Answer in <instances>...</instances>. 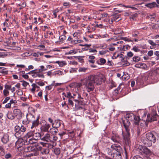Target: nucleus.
I'll list each match as a JSON object with an SVG mask.
<instances>
[{
	"label": "nucleus",
	"instance_id": "1",
	"mask_svg": "<svg viewBox=\"0 0 159 159\" xmlns=\"http://www.w3.org/2000/svg\"><path fill=\"white\" fill-rule=\"evenodd\" d=\"M102 77V75H92L86 77L82 81L84 85H85L87 91L90 92L93 90L94 83L97 85L101 84L103 80Z\"/></svg>",
	"mask_w": 159,
	"mask_h": 159
},
{
	"label": "nucleus",
	"instance_id": "2",
	"mask_svg": "<svg viewBox=\"0 0 159 159\" xmlns=\"http://www.w3.org/2000/svg\"><path fill=\"white\" fill-rule=\"evenodd\" d=\"M126 117L128 119H126L123 120V122L126 132V134L123 136L124 139L125 144L127 145L129 144L130 142L129 121L134 120L135 124H138L139 122V118L138 116H136L133 113L127 114L126 115Z\"/></svg>",
	"mask_w": 159,
	"mask_h": 159
},
{
	"label": "nucleus",
	"instance_id": "3",
	"mask_svg": "<svg viewBox=\"0 0 159 159\" xmlns=\"http://www.w3.org/2000/svg\"><path fill=\"white\" fill-rule=\"evenodd\" d=\"M15 90L16 88L15 87L12 88L11 85L5 84L4 85V89L3 90V94L4 96L7 97L9 95V91H11L12 93H13Z\"/></svg>",
	"mask_w": 159,
	"mask_h": 159
},
{
	"label": "nucleus",
	"instance_id": "4",
	"mask_svg": "<svg viewBox=\"0 0 159 159\" xmlns=\"http://www.w3.org/2000/svg\"><path fill=\"white\" fill-rule=\"evenodd\" d=\"M158 117V115H157L156 111H153L151 113L148 115L147 118L146 120V121L147 122H151L156 120Z\"/></svg>",
	"mask_w": 159,
	"mask_h": 159
},
{
	"label": "nucleus",
	"instance_id": "5",
	"mask_svg": "<svg viewBox=\"0 0 159 159\" xmlns=\"http://www.w3.org/2000/svg\"><path fill=\"white\" fill-rule=\"evenodd\" d=\"M42 138L41 134L39 133L33 132V138H31L29 140V142L30 143H33L36 142L37 140L41 139Z\"/></svg>",
	"mask_w": 159,
	"mask_h": 159
},
{
	"label": "nucleus",
	"instance_id": "6",
	"mask_svg": "<svg viewBox=\"0 0 159 159\" xmlns=\"http://www.w3.org/2000/svg\"><path fill=\"white\" fill-rule=\"evenodd\" d=\"M26 117V119L23 121V123L24 124H27L35 119L34 116L30 113L27 114Z\"/></svg>",
	"mask_w": 159,
	"mask_h": 159
},
{
	"label": "nucleus",
	"instance_id": "7",
	"mask_svg": "<svg viewBox=\"0 0 159 159\" xmlns=\"http://www.w3.org/2000/svg\"><path fill=\"white\" fill-rule=\"evenodd\" d=\"M146 141H149L153 143H155L156 142V138L154 135L152 133H148L146 134Z\"/></svg>",
	"mask_w": 159,
	"mask_h": 159
},
{
	"label": "nucleus",
	"instance_id": "8",
	"mask_svg": "<svg viewBox=\"0 0 159 159\" xmlns=\"http://www.w3.org/2000/svg\"><path fill=\"white\" fill-rule=\"evenodd\" d=\"M111 139L114 142L119 143L120 140V137L117 133L112 132Z\"/></svg>",
	"mask_w": 159,
	"mask_h": 159
},
{
	"label": "nucleus",
	"instance_id": "9",
	"mask_svg": "<svg viewBox=\"0 0 159 159\" xmlns=\"http://www.w3.org/2000/svg\"><path fill=\"white\" fill-rule=\"evenodd\" d=\"M41 140L47 142H51L52 140V136L48 133L45 134L44 136L42 137Z\"/></svg>",
	"mask_w": 159,
	"mask_h": 159
},
{
	"label": "nucleus",
	"instance_id": "10",
	"mask_svg": "<svg viewBox=\"0 0 159 159\" xmlns=\"http://www.w3.org/2000/svg\"><path fill=\"white\" fill-rule=\"evenodd\" d=\"M50 126V125L49 124L45 122L44 124L42 125L40 129L42 131L47 132L48 131Z\"/></svg>",
	"mask_w": 159,
	"mask_h": 159
},
{
	"label": "nucleus",
	"instance_id": "11",
	"mask_svg": "<svg viewBox=\"0 0 159 159\" xmlns=\"http://www.w3.org/2000/svg\"><path fill=\"white\" fill-rule=\"evenodd\" d=\"M13 112L14 115L18 119H20L22 117V113L20 110L15 109L14 110Z\"/></svg>",
	"mask_w": 159,
	"mask_h": 159
},
{
	"label": "nucleus",
	"instance_id": "12",
	"mask_svg": "<svg viewBox=\"0 0 159 159\" xmlns=\"http://www.w3.org/2000/svg\"><path fill=\"white\" fill-rule=\"evenodd\" d=\"M33 131H30L28 132L24 136V139L29 142V139L33 138Z\"/></svg>",
	"mask_w": 159,
	"mask_h": 159
},
{
	"label": "nucleus",
	"instance_id": "13",
	"mask_svg": "<svg viewBox=\"0 0 159 159\" xmlns=\"http://www.w3.org/2000/svg\"><path fill=\"white\" fill-rule=\"evenodd\" d=\"M139 152L142 155L144 156H150L151 154V152L150 150H139Z\"/></svg>",
	"mask_w": 159,
	"mask_h": 159
},
{
	"label": "nucleus",
	"instance_id": "14",
	"mask_svg": "<svg viewBox=\"0 0 159 159\" xmlns=\"http://www.w3.org/2000/svg\"><path fill=\"white\" fill-rule=\"evenodd\" d=\"M9 139V136L7 134H4L1 138L2 142L4 143H7L8 142Z\"/></svg>",
	"mask_w": 159,
	"mask_h": 159
},
{
	"label": "nucleus",
	"instance_id": "15",
	"mask_svg": "<svg viewBox=\"0 0 159 159\" xmlns=\"http://www.w3.org/2000/svg\"><path fill=\"white\" fill-rule=\"evenodd\" d=\"M39 117L38 116L36 120H34L32 121V125L31 127V129H33L34 128L37 126L39 124Z\"/></svg>",
	"mask_w": 159,
	"mask_h": 159
},
{
	"label": "nucleus",
	"instance_id": "16",
	"mask_svg": "<svg viewBox=\"0 0 159 159\" xmlns=\"http://www.w3.org/2000/svg\"><path fill=\"white\" fill-rule=\"evenodd\" d=\"M122 39L128 42H133L134 41L135 42H138L139 41L138 39L136 38L132 39L130 38H128L127 37H122Z\"/></svg>",
	"mask_w": 159,
	"mask_h": 159
},
{
	"label": "nucleus",
	"instance_id": "17",
	"mask_svg": "<svg viewBox=\"0 0 159 159\" xmlns=\"http://www.w3.org/2000/svg\"><path fill=\"white\" fill-rule=\"evenodd\" d=\"M145 6L149 8H153L156 6L157 7H158V5H157L156 3L155 2H153L152 3L146 4L145 5Z\"/></svg>",
	"mask_w": 159,
	"mask_h": 159
},
{
	"label": "nucleus",
	"instance_id": "18",
	"mask_svg": "<svg viewBox=\"0 0 159 159\" xmlns=\"http://www.w3.org/2000/svg\"><path fill=\"white\" fill-rule=\"evenodd\" d=\"M135 67L136 68L145 69L147 68V65L145 63H139L135 65Z\"/></svg>",
	"mask_w": 159,
	"mask_h": 159
},
{
	"label": "nucleus",
	"instance_id": "19",
	"mask_svg": "<svg viewBox=\"0 0 159 159\" xmlns=\"http://www.w3.org/2000/svg\"><path fill=\"white\" fill-rule=\"evenodd\" d=\"M53 63L58 64L59 65V66L61 67L66 65L67 64L66 61H58L55 62H54Z\"/></svg>",
	"mask_w": 159,
	"mask_h": 159
},
{
	"label": "nucleus",
	"instance_id": "20",
	"mask_svg": "<svg viewBox=\"0 0 159 159\" xmlns=\"http://www.w3.org/2000/svg\"><path fill=\"white\" fill-rule=\"evenodd\" d=\"M58 130L55 127H53L52 128H51L50 129V132L52 134L54 135L57 134L58 132Z\"/></svg>",
	"mask_w": 159,
	"mask_h": 159
},
{
	"label": "nucleus",
	"instance_id": "21",
	"mask_svg": "<svg viewBox=\"0 0 159 159\" xmlns=\"http://www.w3.org/2000/svg\"><path fill=\"white\" fill-rule=\"evenodd\" d=\"M34 70L31 71L30 72L28 73L29 74H31V76L34 78L38 77V71H35Z\"/></svg>",
	"mask_w": 159,
	"mask_h": 159
},
{
	"label": "nucleus",
	"instance_id": "22",
	"mask_svg": "<svg viewBox=\"0 0 159 159\" xmlns=\"http://www.w3.org/2000/svg\"><path fill=\"white\" fill-rule=\"evenodd\" d=\"M82 34L80 30H78L73 34V36L79 39L80 37Z\"/></svg>",
	"mask_w": 159,
	"mask_h": 159
},
{
	"label": "nucleus",
	"instance_id": "23",
	"mask_svg": "<svg viewBox=\"0 0 159 159\" xmlns=\"http://www.w3.org/2000/svg\"><path fill=\"white\" fill-rule=\"evenodd\" d=\"M22 134L20 131H19L16 132L15 134V136L17 138L20 139L22 138Z\"/></svg>",
	"mask_w": 159,
	"mask_h": 159
},
{
	"label": "nucleus",
	"instance_id": "24",
	"mask_svg": "<svg viewBox=\"0 0 159 159\" xmlns=\"http://www.w3.org/2000/svg\"><path fill=\"white\" fill-rule=\"evenodd\" d=\"M77 52V50L75 49H73L70 50L69 52H67L66 54V55H69V54H74L76 53Z\"/></svg>",
	"mask_w": 159,
	"mask_h": 159
},
{
	"label": "nucleus",
	"instance_id": "25",
	"mask_svg": "<svg viewBox=\"0 0 159 159\" xmlns=\"http://www.w3.org/2000/svg\"><path fill=\"white\" fill-rule=\"evenodd\" d=\"M139 34V32L135 30H133L132 31V36L133 37L137 38Z\"/></svg>",
	"mask_w": 159,
	"mask_h": 159
},
{
	"label": "nucleus",
	"instance_id": "26",
	"mask_svg": "<svg viewBox=\"0 0 159 159\" xmlns=\"http://www.w3.org/2000/svg\"><path fill=\"white\" fill-rule=\"evenodd\" d=\"M62 94L64 95L66 97L68 98L69 99L73 98V97L71 95V93L70 92H67L66 94L65 93H62Z\"/></svg>",
	"mask_w": 159,
	"mask_h": 159
},
{
	"label": "nucleus",
	"instance_id": "27",
	"mask_svg": "<svg viewBox=\"0 0 159 159\" xmlns=\"http://www.w3.org/2000/svg\"><path fill=\"white\" fill-rule=\"evenodd\" d=\"M120 15H113V19L111 20V21L112 22L113 21H116L119 18Z\"/></svg>",
	"mask_w": 159,
	"mask_h": 159
},
{
	"label": "nucleus",
	"instance_id": "28",
	"mask_svg": "<svg viewBox=\"0 0 159 159\" xmlns=\"http://www.w3.org/2000/svg\"><path fill=\"white\" fill-rule=\"evenodd\" d=\"M6 69L5 68L0 67V73L4 74H7L8 72L7 71L5 70Z\"/></svg>",
	"mask_w": 159,
	"mask_h": 159
},
{
	"label": "nucleus",
	"instance_id": "29",
	"mask_svg": "<svg viewBox=\"0 0 159 159\" xmlns=\"http://www.w3.org/2000/svg\"><path fill=\"white\" fill-rule=\"evenodd\" d=\"M7 118L13 120L14 119L15 117L13 114L11 112H8L7 114Z\"/></svg>",
	"mask_w": 159,
	"mask_h": 159
},
{
	"label": "nucleus",
	"instance_id": "30",
	"mask_svg": "<svg viewBox=\"0 0 159 159\" xmlns=\"http://www.w3.org/2000/svg\"><path fill=\"white\" fill-rule=\"evenodd\" d=\"M87 70V68L80 67L78 70V71L80 72H85Z\"/></svg>",
	"mask_w": 159,
	"mask_h": 159
},
{
	"label": "nucleus",
	"instance_id": "31",
	"mask_svg": "<svg viewBox=\"0 0 159 159\" xmlns=\"http://www.w3.org/2000/svg\"><path fill=\"white\" fill-rule=\"evenodd\" d=\"M47 70V68H46L43 66H40V68L39 70V72H43Z\"/></svg>",
	"mask_w": 159,
	"mask_h": 159
},
{
	"label": "nucleus",
	"instance_id": "32",
	"mask_svg": "<svg viewBox=\"0 0 159 159\" xmlns=\"http://www.w3.org/2000/svg\"><path fill=\"white\" fill-rule=\"evenodd\" d=\"M133 60L135 62H138L140 61V58L138 56H134L133 57Z\"/></svg>",
	"mask_w": 159,
	"mask_h": 159
},
{
	"label": "nucleus",
	"instance_id": "33",
	"mask_svg": "<svg viewBox=\"0 0 159 159\" xmlns=\"http://www.w3.org/2000/svg\"><path fill=\"white\" fill-rule=\"evenodd\" d=\"M66 37L64 35H62L59 37V39L60 43H62V41L66 39Z\"/></svg>",
	"mask_w": 159,
	"mask_h": 159
},
{
	"label": "nucleus",
	"instance_id": "34",
	"mask_svg": "<svg viewBox=\"0 0 159 159\" xmlns=\"http://www.w3.org/2000/svg\"><path fill=\"white\" fill-rule=\"evenodd\" d=\"M123 55L122 54H116V53H114L113 55V57H114L115 58H116L118 57L122 58L123 57Z\"/></svg>",
	"mask_w": 159,
	"mask_h": 159
},
{
	"label": "nucleus",
	"instance_id": "35",
	"mask_svg": "<svg viewBox=\"0 0 159 159\" xmlns=\"http://www.w3.org/2000/svg\"><path fill=\"white\" fill-rule=\"evenodd\" d=\"M142 113H143V114L142 116V118H143V120H144V122L145 123V124H146V125H147V122L146 121V120H144V119H143V118H145V117L146 115L147 114L146 112L145 111H142Z\"/></svg>",
	"mask_w": 159,
	"mask_h": 159
},
{
	"label": "nucleus",
	"instance_id": "36",
	"mask_svg": "<svg viewBox=\"0 0 159 159\" xmlns=\"http://www.w3.org/2000/svg\"><path fill=\"white\" fill-rule=\"evenodd\" d=\"M43 154H48L49 152V150H39Z\"/></svg>",
	"mask_w": 159,
	"mask_h": 159
},
{
	"label": "nucleus",
	"instance_id": "37",
	"mask_svg": "<svg viewBox=\"0 0 159 159\" xmlns=\"http://www.w3.org/2000/svg\"><path fill=\"white\" fill-rule=\"evenodd\" d=\"M55 126L56 128H58L61 126V122L59 120H56L55 121Z\"/></svg>",
	"mask_w": 159,
	"mask_h": 159
},
{
	"label": "nucleus",
	"instance_id": "38",
	"mask_svg": "<svg viewBox=\"0 0 159 159\" xmlns=\"http://www.w3.org/2000/svg\"><path fill=\"white\" fill-rule=\"evenodd\" d=\"M99 62L100 63V65L104 64L106 62V60L103 58H101L99 59Z\"/></svg>",
	"mask_w": 159,
	"mask_h": 159
},
{
	"label": "nucleus",
	"instance_id": "39",
	"mask_svg": "<svg viewBox=\"0 0 159 159\" xmlns=\"http://www.w3.org/2000/svg\"><path fill=\"white\" fill-rule=\"evenodd\" d=\"M148 43L153 47L157 45L156 44L151 40H148Z\"/></svg>",
	"mask_w": 159,
	"mask_h": 159
},
{
	"label": "nucleus",
	"instance_id": "40",
	"mask_svg": "<svg viewBox=\"0 0 159 159\" xmlns=\"http://www.w3.org/2000/svg\"><path fill=\"white\" fill-rule=\"evenodd\" d=\"M20 145H19L18 143L17 142H16V148H17V149H18L19 148H23V146H22L21 145H22V144L20 143Z\"/></svg>",
	"mask_w": 159,
	"mask_h": 159
},
{
	"label": "nucleus",
	"instance_id": "41",
	"mask_svg": "<svg viewBox=\"0 0 159 159\" xmlns=\"http://www.w3.org/2000/svg\"><path fill=\"white\" fill-rule=\"evenodd\" d=\"M55 81H53L52 83V85L55 86V87L59 86L61 85L62 84V83H55Z\"/></svg>",
	"mask_w": 159,
	"mask_h": 159
},
{
	"label": "nucleus",
	"instance_id": "42",
	"mask_svg": "<svg viewBox=\"0 0 159 159\" xmlns=\"http://www.w3.org/2000/svg\"><path fill=\"white\" fill-rule=\"evenodd\" d=\"M132 50L135 52H138L140 51V49L138 47H137L136 46H134L133 47V48L132 49Z\"/></svg>",
	"mask_w": 159,
	"mask_h": 159
},
{
	"label": "nucleus",
	"instance_id": "43",
	"mask_svg": "<svg viewBox=\"0 0 159 159\" xmlns=\"http://www.w3.org/2000/svg\"><path fill=\"white\" fill-rule=\"evenodd\" d=\"M77 70V68H70V73L76 72Z\"/></svg>",
	"mask_w": 159,
	"mask_h": 159
},
{
	"label": "nucleus",
	"instance_id": "44",
	"mask_svg": "<svg viewBox=\"0 0 159 159\" xmlns=\"http://www.w3.org/2000/svg\"><path fill=\"white\" fill-rule=\"evenodd\" d=\"M108 51V50H102L99 52V53L101 55H103L107 53Z\"/></svg>",
	"mask_w": 159,
	"mask_h": 159
},
{
	"label": "nucleus",
	"instance_id": "45",
	"mask_svg": "<svg viewBox=\"0 0 159 159\" xmlns=\"http://www.w3.org/2000/svg\"><path fill=\"white\" fill-rule=\"evenodd\" d=\"M20 131L21 132H25L26 130V128L25 127H24L22 125L20 127Z\"/></svg>",
	"mask_w": 159,
	"mask_h": 159
},
{
	"label": "nucleus",
	"instance_id": "46",
	"mask_svg": "<svg viewBox=\"0 0 159 159\" xmlns=\"http://www.w3.org/2000/svg\"><path fill=\"white\" fill-rule=\"evenodd\" d=\"M52 151L56 155H59L60 153V150H52Z\"/></svg>",
	"mask_w": 159,
	"mask_h": 159
},
{
	"label": "nucleus",
	"instance_id": "47",
	"mask_svg": "<svg viewBox=\"0 0 159 159\" xmlns=\"http://www.w3.org/2000/svg\"><path fill=\"white\" fill-rule=\"evenodd\" d=\"M89 50L90 53H96L97 52V50L95 49H92L91 48H89Z\"/></svg>",
	"mask_w": 159,
	"mask_h": 159
},
{
	"label": "nucleus",
	"instance_id": "48",
	"mask_svg": "<svg viewBox=\"0 0 159 159\" xmlns=\"http://www.w3.org/2000/svg\"><path fill=\"white\" fill-rule=\"evenodd\" d=\"M10 99V97H7L5 98L3 101L2 102V103L5 104L7 103V101Z\"/></svg>",
	"mask_w": 159,
	"mask_h": 159
},
{
	"label": "nucleus",
	"instance_id": "49",
	"mask_svg": "<svg viewBox=\"0 0 159 159\" xmlns=\"http://www.w3.org/2000/svg\"><path fill=\"white\" fill-rule=\"evenodd\" d=\"M7 56L6 54L3 52H0V58H4Z\"/></svg>",
	"mask_w": 159,
	"mask_h": 159
},
{
	"label": "nucleus",
	"instance_id": "50",
	"mask_svg": "<svg viewBox=\"0 0 159 159\" xmlns=\"http://www.w3.org/2000/svg\"><path fill=\"white\" fill-rule=\"evenodd\" d=\"M22 85L25 87H26L29 84V83L25 81H22Z\"/></svg>",
	"mask_w": 159,
	"mask_h": 159
},
{
	"label": "nucleus",
	"instance_id": "51",
	"mask_svg": "<svg viewBox=\"0 0 159 159\" xmlns=\"http://www.w3.org/2000/svg\"><path fill=\"white\" fill-rule=\"evenodd\" d=\"M122 31L120 29H118V30L116 29L115 30V34H118L121 33Z\"/></svg>",
	"mask_w": 159,
	"mask_h": 159
},
{
	"label": "nucleus",
	"instance_id": "52",
	"mask_svg": "<svg viewBox=\"0 0 159 159\" xmlns=\"http://www.w3.org/2000/svg\"><path fill=\"white\" fill-rule=\"evenodd\" d=\"M32 86L33 87V88L31 89V92L33 93H34L35 90L36 85L35 84H32Z\"/></svg>",
	"mask_w": 159,
	"mask_h": 159
},
{
	"label": "nucleus",
	"instance_id": "53",
	"mask_svg": "<svg viewBox=\"0 0 159 159\" xmlns=\"http://www.w3.org/2000/svg\"><path fill=\"white\" fill-rule=\"evenodd\" d=\"M53 86V85H52V84L48 86H47L46 87V90H51L52 89V86Z\"/></svg>",
	"mask_w": 159,
	"mask_h": 159
},
{
	"label": "nucleus",
	"instance_id": "54",
	"mask_svg": "<svg viewBox=\"0 0 159 159\" xmlns=\"http://www.w3.org/2000/svg\"><path fill=\"white\" fill-rule=\"evenodd\" d=\"M133 53L131 52H129L127 53V56L129 57H131L133 56Z\"/></svg>",
	"mask_w": 159,
	"mask_h": 159
},
{
	"label": "nucleus",
	"instance_id": "55",
	"mask_svg": "<svg viewBox=\"0 0 159 159\" xmlns=\"http://www.w3.org/2000/svg\"><path fill=\"white\" fill-rule=\"evenodd\" d=\"M40 72L38 71V77L39 78H44V75L40 73Z\"/></svg>",
	"mask_w": 159,
	"mask_h": 159
},
{
	"label": "nucleus",
	"instance_id": "56",
	"mask_svg": "<svg viewBox=\"0 0 159 159\" xmlns=\"http://www.w3.org/2000/svg\"><path fill=\"white\" fill-rule=\"evenodd\" d=\"M70 65H76L77 64V62L76 61H71L69 63Z\"/></svg>",
	"mask_w": 159,
	"mask_h": 159
},
{
	"label": "nucleus",
	"instance_id": "57",
	"mask_svg": "<svg viewBox=\"0 0 159 159\" xmlns=\"http://www.w3.org/2000/svg\"><path fill=\"white\" fill-rule=\"evenodd\" d=\"M120 145H116V144H113L111 146V148L113 149H116L117 148L119 147Z\"/></svg>",
	"mask_w": 159,
	"mask_h": 159
},
{
	"label": "nucleus",
	"instance_id": "58",
	"mask_svg": "<svg viewBox=\"0 0 159 159\" xmlns=\"http://www.w3.org/2000/svg\"><path fill=\"white\" fill-rule=\"evenodd\" d=\"M153 52L152 50H150L149 51L148 53V55L150 57L152 56L153 55Z\"/></svg>",
	"mask_w": 159,
	"mask_h": 159
},
{
	"label": "nucleus",
	"instance_id": "59",
	"mask_svg": "<svg viewBox=\"0 0 159 159\" xmlns=\"http://www.w3.org/2000/svg\"><path fill=\"white\" fill-rule=\"evenodd\" d=\"M20 127L19 126H17V125H16V126H15V132H17V131H20Z\"/></svg>",
	"mask_w": 159,
	"mask_h": 159
},
{
	"label": "nucleus",
	"instance_id": "60",
	"mask_svg": "<svg viewBox=\"0 0 159 159\" xmlns=\"http://www.w3.org/2000/svg\"><path fill=\"white\" fill-rule=\"evenodd\" d=\"M63 6L64 7H70V3L69 2H65L63 3Z\"/></svg>",
	"mask_w": 159,
	"mask_h": 159
},
{
	"label": "nucleus",
	"instance_id": "61",
	"mask_svg": "<svg viewBox=\"0 0 159 159\" xmlns=\"http://www.w3.org/2000/svg\"><path fill=\"white\" fill-rule=\"evenodd\" d=\"M107 47V46L106 44L104 45H101L100 46L98 47H96V48H100L101 49H104L106 48Z\"/></svg>",
	"mask_w": 159,
	"mask_h": 159
},
{
	"label": "nucleus",
	"instance_id": "62",
	"mask_svg": "<svg viewBox=\"0 0 159 159\" xmlns=\"http://www.w3.org/2000/svg\"><path fill=\"white\" fill-rule=\"evenodd\" d=\"M57 139V137L56 136H52V140L51 141V142H52L53 141H56Z\"/></svg>",
	"mask_w": 159,
	"mask_h": 159
},
{
	"label": "nucleus",
	"instance_id": "63",
	"mask_svg": "<svg viewBox=\"0 0 159 159\" xmlns=\"http://www.w3.org/2000/svg\"><path fill=\"white\" fill-rule=\"evenodd\" d=\"M16 67L18 68H25V66L23 65H17Z\"/></svg>",
	"mask_w": 159,
	"mask_h": 159
},
{
	"label": "nucleus",
	"instance_id": "64",
	"mask_svg": "<svg viewBox=\"0 0 159 159\" xmlns=\"http://www.w3.org/2000/svg\"><path fill=\"white\" fill-rule=\"evenodd\" d=\"M133 159H142V158L139 156H134L133 158Z\"/></svg>",
	"mask_w": 159,
	"mask_h": 159
}]
</instances>
